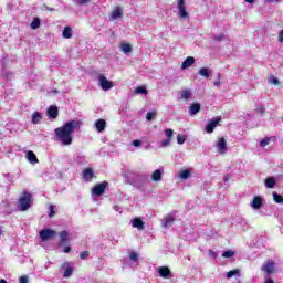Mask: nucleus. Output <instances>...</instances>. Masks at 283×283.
<instances>
[{"label":"nucleus","mask_w":283,"mask_h":283,"mask_svg":"<svg viewBox=\"0 0 283 283\" xmlns=\"http://www.w3.org/2000/svg\"><path fill=\"white\" fill-rule=\"evenodd\" d=\"M31 30H39L41 28V19L34 18L30 24Z\"/></svg>","instance_id":"28"},{"label":"nucleus","mask_w":283,"mask_h":283,"mask_svg":"<svg viewBox=\"0 0 283 283\" xmlns=\"http://www.w3.org/2000/svg\"><path fill=\"white\" fill-rule=\"evenodd\" d=\"M277 1H280V0H268V3H275Z\"/></svg>","instance_id":"59"},{"label":"nucleus","mask_w":283,"mask_h":283,"mask_svg":"<svg viewBox=\"0 0 283 283\" xmlns=\"http://www.w3.org/2000/svg\"><path fill=\"white\" fill-rule=\"evenodd\" d=\"M189 176H191V172H189V170H184L179 174V177L182 179V180H187L189 178Z\"/></svg>","instance_id":"33"},{"label":"nucleus","mask_w":283,"mask_h":283,"mask_svg":"<svg viewBox=\"0 0 283 283\" xmlns=\"http://www.w3.org/2000/svg\"><path fill=\"white\" fill-rule=\"evenodd\" d=\"M220 120H221L220 117L210 119V120L208 122V124L206 125V132H207V134H213V129H216V127H218V125H220Z\"/></svg>","instance_id":"8"},{"label":"nucleus","mask_w":283,"mask_h":283,"mask_svg":"<svg viewBox=\"0 0 283 283\" xmlns=\"http://www.w3.org/2000/svg\"><path fill=\"white\" fill-rule=\"evenodd\" d=\"M19 209L20 211H28L32 207V193L23 192V196L19 199Z\"/></svg>","instance_id":"2"},{"label":"nucleus","mask_w":283,"mask_h":283,"mask_svg":"<svg viewBox=\"0 0 283 283\" xmlns=\"http://www.w3.org/2000/svg\"><path fill=\"white\" fill-rule=\"evenodd\" d=\"M185 140H187V136H185V135H178L177 136L178 145H185Z\"/></svg>","instance_id":"37"},{"label":"nucleus","mask_w":283,"mask_h":283,"mask_svg":"<svg viewBox=\"0 0 283 283\" xmlns=\"http://www.w3.org/2000/svg\"><path fill=\"white\" fill-rule=\"evenodd\" d=\"M213 85H216V87H220V85H221L220 80L216 81V82L213 83Z\"/></svg>","instance_id":"56"},{"label":"nucleus","mask_w":283,"mask_h":283,"mask_svg":"<svg viewBox=\"0 0 283 283\" xmlns=\"http://www.w3.org/2000/svg\"><path fill=\"white\" fill-rule=\"evenodd\" d=\"M156 118V113L155 112H148L146 114V120H154Z\"/></svg>","instance_id":"41"},{"label":"nucleus","mask_w":283,"mask_h":283,"mask_svg":"<svg viewBox=\"0 0 283 283\" xmlns=\"http://www.w3.org/2000/svg\"><path fill=\"white\" fill-rule=\"evenodd\" d=\"M190 116H196V114H198V112H200V104L196 103L192 104L189 109H188Z\"/></svg>","instance_id":"26"},{"label":"nucleus","mask_w":283,"mask_h":283,"mask_svg":"<svg viewBox=\"0 0 283 283\" xmlns=\"http://www.w3.org/2000/svg\"><path fill=\"white\" fill-rule=\"evenodd\" d=\"M261 271H263V276L264 277H269L270 275H273L274 271H275V262L274 261H266L262 268Z\"/></svg>","instance_id":"4"},{"label":"nucleus","mask_w":283,"mask_h":283,"mask_svg":"<svg viewBox=\"0 0 283 283\" xmlns=\"http://www.w3.org/2000/svg\"><path fill=\"white\" fill-rule=\"evenodd\" d=\"M223 180L224 182H229V180H231V175H226Z\"/></svg>","instance_id":"53"},{"label":"nucleus","mask_w":283,"mask_h":283,"mask_svg":"<svg viewBox=\"0 0 283 283\" xmlns=\"http://www.w3.org/2000/svg\"><path fill=\"white\" fill-rule=\"evenodd\" d=\"M3 176L7 180V182H12V177H10V174H4Z\"/></svg>","instance_id":"51"},{"label":"nucleus","mask_w":283,"mask_h":283,"mask_svg":"<svg viewBox=\"0 0 283 283\" xmlns=\"http://www.w3.org/2000/svg\"><path fill=\"white\" fill-rule=\"evenodd\" d=\"M83 178H84V180H86V182H90V180H92V178H94V170H92V168H86L84 170Z\"/></svg>","instance_id":"24"},{"label":"nucleus","mask_w":283,"mask_h":283,"mask_svg":"<svg viewBox=\"0 0 283 283\" xmlns=\"http://www.w3.org/2000/svg\"><path fill=\"white\" fill-rule=\"evenodd\" d=\"M181 98H184V101H189L191 98V91H189V90L182 91Z\"/></svg>","instance_id":"32"},{"label":"nucleus","mask_w":283,"mask_h":283,"mask_svg":"<svg viewBox=\"0 0 283 283\" xmlns=\"http://www.w3.org/2000/svg\"><path fill=\"white\" fill-rule=\"evenodd\" d=\"M158 273L160 277H164L165 280H169V277H171V271L167 266H160L158 269Z\"/></svg>","instance_id":"15"},{"label":"nucleus","mask_w":283,"mask_h":283,"mask_svg":"<svg viewBox=\"0 0 283 283\" xmlns=\"http://www.w3.org/2000/svg\"><path fill=\"white\" fill-rule=\"evenodd\" d=\"M171 145V139L167 138L161 142V147H169Z\"/></svg>","instance_id":"44"},{"label":"nucleus","mask_w":283,"mask_h":283,"mask_svg":"<svg viewBox=\"0 0 283 283\" xmlns=\"http://www.w3.org/2000/svg\"><path fill=\"white\" fill-rule=\"evenodd\" d=\"M221 76H222V75H221L220 73L217 74L218 81H220Z\"/></svg>","instance_id":"61"},{"label":"nucleus","mask_w":283,"mask_h":283,"mask_svg":"<svg viewBox=\"0 0 283 283\" xmlns=\"http://www.w3.org/2000/svg\"><path fill=\"white\" fill-rule=\"evenodd\" d=\"M177 8L179 10V17L181 19H187V17H189V13L187 12V9L185 7V0H178Z\"/></svg>","instance_id":"10"},{"label":"nucleus","mask_w":283,"mask_h":283,"mask_svg":"<svg viewBox=\"0 0 283 283\" xmlns=\"http://www.w3.org/2000/svg\"><path fill=\"white\" fill-rule=\"evenodd\" d=\"M209 255L216 260L218 258V254L213 250H209Z\"/></svg>","instance_id":"50"},{"label":"nucleus","mask_w":283,"mask_h":283,"mask_svg":"<svg viewBox=\"0 0 283 283\" xmlns=\"http://www.w3.org/2000/svg\"><path fill=\"white\" fill-rule=\"evenodd\" d=\"M265 282L264 283H273V280L270 279L269 276L268 277H264Z\"/></svg>","instance_id":"55"},{"label":"nucleus","mask_w":283,"mask_h":283,"mask_svg":"<svg viewBox=\"0 0 283 283\" xmlns=\"http://www.w3.org/2000/svg\"><path fill=\"white\" fill-rule=\"evenodd\" d=\"M61 269L64 270L63 277H72V273H74V266L66 262L62 264Z\"/></svg>","instance_id":"13"},{"label":"nucleus","mask_w":283,"mask_h":283,"mask_svg":"<svg viewBox=\"0 0 283 283\" xmlns=\"http://www.w3.org/2000/svg\"><path fill=\"white\" fill-rule=\"evenodd\" d=\"M0 283H8V281H6V279H1Z\"/></svg>","instance_id":"62"},{"label":"nucleus","mask_w":283,"mask_h":283,"mask_svg":"<svg viewBox=\"0 0 283 283\" xmlns=\"http://www.w3.org/2000/svg\"><path fill=\"white\" fill-rule=\"evenodd\" d=\"M187 260H190V258H189V256H187Z\"/></svg>","instance_id":"64"},{"label":"nucleus","mask_w":283,"mask_h":283,"mask_svg":"<svg viewBox=\"0 0 283 283\" xmlns=\"http://www.w3.org/2000/svg\"><path fill=\"white\" fill-rule=\"evenodd\" d=\"M129 259L133 261V262H136V260H138V254L136 252H132L129 254Z\"/></svg>","instance_id":"45"},{"label":"nucleus","mask_w":283,"mask_h":283,"mask_svg":"<svg viewBox=\"0 0 283 283\" xmlns=\"http://www.w3.org/2000/svg\"><path fill=\"white\" fill-rule=\"evenodd\" d=\"M120 50H122V52H124V54H130V52H132V45L128 44V43H123V44L120 45Z\"/></svg>","instance_id":"30"},{"label":"nucleus","mask_w":283,"mask_h":283,"mask_svg":"<svg viewBox=\"0 0 283 283\" xmlns=\"http://www.w3.org/2000/svg\"><path fill=\"white\" fill-rule=\"evenodd\" d=\"M114 211H119L120 213V208L118 206H114Z\"/></svg>","instance_id":"58"},{"label":"nucleus","mask_w":283,"mask_h":283,"mask_svg":"<svg viewBox=\"0 0 283 283\" xmlns=\"http://www.w3.org/2000/svg\"><path fill=\"white\" fill-rule=\"evenodd\" d=\"M149 180V175L147 174H136L134 176V186L135 187H143L145 182Z\"/></svg>","instance_id":"5"},{"label":"nucleus","mask_w":283,"mask_h":283,"mask_svg":"<svg viewBox=\"0 0 283 283\" xmlns=\"http://www.w3.org/2000/svg\"><path fill=\"white\" fill-rule=\"evenodd\" d=\"M272 197H273L274 202H276L277 205H282V202H283L282 195H280L277 192H273Z\"/></svg>","instance_id":"31"},{"label":"nucleus","mask_w":283,"mask_h":283,"mask_svg":"<svg viewBox=\"0 0 283 283\" xmlns=\"http://www.w3.org/2000/svg\"><path fill=\"white\" fill-rule=\"evenodd\" d=\"M49 118H56L59 116V108L56 106H50L48 109Z\"/></svg>","instance_id":"23"},{"label":"nucleus","mask_w":283,"mask_h":283,"mask_svg":"<svg viewBox=\"0 0 283 283\" xmlns=\"http://www.w3.org/2000/svg\"><path fill=\"white\" fill-rule=\"evenodd\" d=\"M49 12H54V8L52 7H45Z\"/></svg>","instance_id":"57"},{"label":"nucleus","mask_w":283,"mask_h":283,"mask_svg":"<svg viewBox=\"0 0 283 283\" xmlns=\"http://www.w3.org/2000/svg\"><path fill=\"white\" fill-rule=\"evenodd\" d=\"M260 114H264V108H260Z\"/></svg>","instance_id":"63"},{"label":"nucleus","mask_w":283,"mask_h":283,"mask_svg":"<svg viewBox=\"0 0 283 283\" xmlns=\"http://www.w3.org/2000/svg\"><path fill=\"white\" fill-rule=\"evenodd\" d=\"M62 36L63 39H72V28L65 27Z\"/></svg>","instance_id":"29"},{"label":"nucleus","mask_w":283,"mask_h":283,"mask_svg":"<svg viewBox=\"0 0 283 283\" xmlns=\"http://www.w3.org/2000/svg\"><path fill=\"white\" fill-rule=\"evenodd\" d=\"M80 258H81V260H87V258H90V252H87V251L81 252Z\"/></svg>","instance_id":"43"},{"label":"nucleus","mask_w":283,"mask_h":283,"mask_svg":"<svg viewBox=\"0 0 283 283\" xmlns=\"http://www.w3.org/2000/svg\"><path fill=\"white\" fill-rule=\"evenodd\" d=\"M123 17V9H120L119 7H117L113 13H112V19L114 21H116V19H120Z\"/></svg>","instance_id":"27"},{"label":"nucleus","mask_w":283,"mask_h":283,"mask_svg":"<svg viewBox=\"0 0 283 283\" xmlns=\"http://www.w3.org/2000/svg\"><path fill=\"white\" fill-rule=\"evenodd\" d=\"M216 147L219 154H227V140L224 139V137L218 139Z\"/></svg>","instance_id":"11"},{"label":"nucleus","mask_w":283,"mask_h":283,"mask_svg":"<svg viewBox=\"0 0 283 283\" xmlns=\"http://www.w3.org/2000/svg\"><path fill=\"white\" fill-rule=\"evenodd\" d=\"M70 240V234L67 233V231H62L60 232V247H63L65 244H67Z\"/></svg>","instance_id":"19"},{"label":"nucleus","mask_w":283,"mask_h":283,"mask_svg":"<svg viewBox=\"0 0 283 283\" xmlns=\"http://www.w3.org/2000/svg\"><path fill=\"white\" fill-rule=\"evenodd\" d=\"M75 129H81V122L69 120L63 126L57 127L55 129V137L57 143H60L64 147H69V145H72L74 140L72 134H74Z\"/></svg>","instance_id":"1"},{"label":"nucleus","mask_w":283,"mask_h":283,"mask_svg":"<svg viewBox=\"0 0 283 283\" xmlns=\"http://www.w3.org/2000/svg\"><path fill=\"white\" fill-rule=\"evenodd\" d=\"M264 185H265L266 189H274L275 185H277V180H275V177H268L264 180Z\"/></svg>","instance_id":"17"},{"label":"nucleus","mask_w":283,"mask_h":283,"mask_svg":"<svg viewBox=\"0 0 283 283\" xmlns=\"http://www.w3.org/2000/svg\"><path fill=\"white\" fill-rule=\"evenodd\" d=\"M247 3H255V0H245Z\"/></svg>","instance_id":"60"},{"label":"nucleus","mask_w":283,"mask_h":283,"mask_svg":"<svg viewBox=\"0 0 283 283\" xmlns=\"http://www.w3.org/2000/svg\"><path fill=\"white\" fill-rule=\"evenodd\" d=\"M163 174H165L164 169H156L153 174H151V180L154 182H160V180H163Z\"/></svg>","instance_id":"14"},{"label":"nucleus","mask_w":283,"mask_h":283,"mask_svg":"<svg viewBox=\"0 0 283 283\" xmlns=\"http://www.w3.org/2000/svg\"><path fill=\"white\" fill-rule=\"evenodd\" d=\"M133 228L143 231L145 229V222L140 218L133 219Z\"/></svg>","instance_id":"18"},{"label":"nucleus","mask_w":283,"mask_h":283,"mask_svg":"<svg viewBox=\"0 0 283 283\" xmlns=\"http://www.w3.org/2000/svg\"><path fill=\"white\" fill-rule=\"evenodd\" d=\"M269 143H271V137H265L264 139H262L260 142V147H266V145H269Z\"/></svg>","instance_id":"39"},{"label":"nucleus","mask_w":283,"mask_h":283,"mask_svg":"<svg viewBox=\"0 0 283 283\" xmlns=\"http://www.w3.org/2000/svg\"><path fill=\"white\" fill-rule=\"evenodd\" d=\"M25 158L31 163V165H36V163H39L36 155L32 150L27 153Z\"/></svg>","instance_id":"22"},{"label":"nucleus","mask_w":283,"mask_h":283,"mask_svg":"<svg viewBox=\"0 0 283 283\" xmlns=\"http://www.w3.org/2000/svg\"><path fill=\"white\" fill-rule=\"evenodd\" d=\"M174 222H176V219L174 218V216L168 214L164 218L161 222V227H164V229H170V227L174 226Z\"/></svg>","instance_id":"12"},{"label":"nucleus","mask_w":283,"mask_h":283,"mask_svg":"<svg viewBox=\"0 0 283 283\" xmlns=\"http://www.w3.org/2000/svg\"><path fill=\"white\" fill-rule=\"evenodd\" d=\"M41 120H43V114H41L40 112L33 113V115L31 117V123L33 125H39V123H41Z\"/></svg>","instance_id":"20"},{"label":"nucleus","mask_w":283,"mask_h":283,"mask_svg":"<svg viewBox=\"0 0 283 283\" xmlns=\"http://www.w3.org/2000/svg\"><path fill=\"white\" fill-rule=\"evenodd\" d=\"M279 42L283 43V30H281L279 33Z\"/></svg>","instance_id":"52"},{"label":"nucleus","mask_w":283,"mask_h":283,"mask_svg":"<svg viewBox=\"0 0 283 283\" xmlns=\"http://www.w3.org/2000/svg\"><path fill=\"white\" fill-rule=\"evenodd\" d=\"M135 94H147V88L145 86H138L135 90Z\"/></svg>","instance_id":"36"},{"label":"nucleus","mask_w":283,"mask_h":283,"mask_svg":"<svg viewBox=\"0 0 283 283\" xmlns=\"http://www.w3.org/2000/svg\"><path fill=\"white\" fill-rule=\"evenodd\" d=\"M70 251H72V248L65 247L64 250H63V253H70Z\"/></svg>","instance_id":"54"},{"label":"nucleus","mask_w":283,"mask_h":283,"mask_svg":"<svg viewBox=\"0 0 283 283\" xmlns=\"http://www.w3.org/2000/svg\"><path fill=\"white\" fill-rule=\"evenodd\" d=\"M56 235V231L52 229H43L40 231V239L42 242H48L51 238H54Z\"/></svg>","instance_id":"7"},{"label":"nucleus","mask_w":283,"mask_h":283,"mask_svg":"<svg viewBox=\"0 0 283 283\" xmlns=\"http://www.w3.org/2000/svg\"><path fill=\"white\" fill-rule=\"evenodd\" d=\"M213 41H217V43H220L221 41H224V33H220L219 35L212 36Z\"/></svg>","instance_id":"35"},{"label":"nucleus","mask_w":283,"mask_h":283,"mask_svg":"<svg viewBox=\"0 0 283 283\" xmlns=\"http://www.w3.org/2000/svg\"><path fill=\"white\" fill-rule=\"evenodd\" d=\"M30 279L28 276H21L20 277V283H29Z\"/></svg>","instance_id":"47"},{"label":"nucleus","mask_w":283,"mask_h":283,"mask_svg":"<svg viewBox=\"0 0 283 283\" xmlns=\"http://www.w3.org/2000/svg\"><path fill=\"white\" fill-rule=\"evenodd\" d=\"M98 85L104 92H109L112 87H114V82L107 80V77L103 74L98 75Z\"/></svg>","instance_id":"3"},{"label":"nucleus","mask_w":283,"mask_h":283,"mask_svg":"<svg viewBox=\"0 0 283 283\" xmlns=\"http://www.w3.org/2000/svg\"><path fill=\"white\" fill-rule=\"evenodd\" d=\"M50 213H49V218H52L53 216H55V211H54V207L53 206H50Z\"/></svg>","instance_id":"48"},{"label":"nucleus","mask_w":283,"mask_h":283,"mask_svg":"<svg viewBox=\"0 0 283 283\" xmlns=\"http://www.w3.org/2000/svg\"><path fill=\"white\" fill-rule=\"evenodd\" d=\"M213 71H211V69L208 67H201L199 70V76H203L205 78H209V76H211Z\"/></svg>","instance_id":"25"},{"label":"nucleus","mask_w":283,"mask_h":283,"mask_svg":"<svg viewBox=\"0 0 283 283\" xmlns=\"http://www.w3.org/2000/svg\"><path fill=\"white\" fill-rule=\"evenodd\" d=\"M132 145H133V147H140L143 145V142L135 139V140H133Z\"/></svg>","instance_id":"46"},{"label":"nucleus","mask_w":283,"mask_h":283,"mask_svg":"<svg viewBox=\"0 0 283 283\" xmlns=\"http://www.w3.org/2000/svg\"><path fill=\"white\" fill-rule=\"evenodd\" d=\"M235 255V252L231 250H227L222 253V258H233Z\"/></svg>","instance_id":"38"},{"label":"nucleus","mask_w":283,"mask_h":283,"mask_svg":"<svg viewBox=\"0 0 283 283\" xmlns=\"http://www.w3.org/2000/svg\"><path fill=\"white\" fill-rule=\"evenodd\" d=\"M165 134H166L167 138L171 140V138L174 137V129L167 128L165 130Z\"/></svg>","instance_id":"42"},{"label":"nucleus","mask_w":283,"mask_h":283,"mask_svg":"<svg viewBox=\"0 0 283 283\" xmlns=\"http://www.w3.org/2000/svg\"><path fill=\"white\" fill-rule=\"evenodd\" d=\"M85 3H90V0H77V6H85Z\"/></svg>","instance_id":"49"},{"label":"nucleus","mask_w":283,"mask_h":283,"mask_svg":"<svg viewBox=\"0 0 283 283\" xmlns=\"http://www.w3.org/2000/svg\"><path fill=\"white\" fill-rule=\"evenodd\" d=\"M269 83H271V85H279L280 84V80H277V77H275V76H271L269 78Z\"/></svg>","instance_id":"40"},{"label":"nucleus","mask_w":283,"mask_h":283,"mask_svg":"<svg viewBox=\"0 0 283 283\" xmlns=\"http://www.w3.org/2000/svg\"><path fill=\"white\" fill-rule=\"evenodd\" d=\"M235 275H240V270H231V271H229V272L227 273V277H228V279H231V277H233V276H235Z\"/></svg>","instance_id":"34"},{"label":"nucleus","mask_w":283,"mask_h":283,"mask_svg":"<svg viewBox=\"0 0 283 283\" xmlns=\"http://www.w3.org/2000/svg\"><path fill=\"white\" fill-rule=\"evenodd\" d=\"M196 63V59L193 56H188L182 63H181V70H188V67H191Z\"/></svg>","instance_id":"16"},{"label":"nucleus","mask_w":283,"mask_h":283,"mask_svg":"<svg viewBox=\"0 0 283 283\" xmlns=\"http://www.w3.org/2000/svg\"><path fill=\"white\" fill-rule=\"evenodd\" d=\"M95 127L99 133L105 132V127H107V122H105V119H97L95 122Z\"/></svg>","instance_id":"21"},{"label":"nucleus","mask_w":283,"mask_h":283,"mask_svg":"<svg viewBox=\"0 0 283 283\" xmlns=\"http://www.w3.org/2000/svg\"><path fill=\"white\" fill-rule=\"evenodd\" d=\"M107 185V181L95 185V187L92 189V195L99 198V196H103V193H105Z\"/></svg>","instance_id":"6"},{"label":"nucleus","mask_w":283,"mask_h":283,"mask_svg":"<svg viewBox=\"0 0 283 283\" xmlns=\"http://www.w3.org/2000/svg\"><path fill=\"white\" fill-rule=\"evenodd\" d=\"M262 202H264V199L262 197H260V196H255L252 199V201L250 203V207L252 209H254V211H258V210L262 209Z\"/></svg>","instance_id":"9"}]
</instances>
